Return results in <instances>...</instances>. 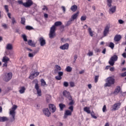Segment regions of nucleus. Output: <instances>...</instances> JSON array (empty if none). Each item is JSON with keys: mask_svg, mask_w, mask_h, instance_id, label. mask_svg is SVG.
<instances>
[{"mask_svg": "<svg viewBox=\"0 0 126 126\" xmlns=\"http://www.w3.org/2000/svg\"><path fill=\"white\" fill-rule=\"evenodd\" d=\"M63 23L61 21L56 22L54 25L52 26L50 28V32L49 34V38L53 39L56 36V26H61Z\"/></svg>", "mask_w": 126, "mask_h": 126, "instance_id": "1", "label": "nucleus"}, {"mask_svg": "<svg viewBox=\"0 0 126 126\" xmlns=\"http://www.w3.org/2000/svg\"><path fill=\"white\" fill-rule=\"evenodd\" d=\"M17 109V106L14 105L12 107L9 109L10 122L12 123L15 121V110Z\"/></svg>", "mask_w": 126, "mask_h": 126, "instance_id": "2", "label": "nucleus"}, {"mask_svg": "<svg viewBox=\"0 0 126 126\" xmlns=\"http://www.w3.org/2000/svg\"><path fill=\"white\" fill-rule=\"evenodd\" d=\"M106 80V83L104 84V87H111L115 84V79L112 77H108Z\"/></svg>", "mask_w": 126, "mask_h": 126, "instance_id": "3", "label": "nucleus"}, {"mask_svg": "<svg viewBox=\"0 0 126 126\" xmlns=\"http://www.w3.org/2000/svg\"><path fill=\"white\" fill-rule=\"evenodd\" d=\"M69 110H66L65 111L64 115V119H66L68 116H71L72 112H73V106H70L68 107Z\"/></svg>", "mask_w": 126, "mask_h": 126, "instance_id": "4", "label": "nucleus"}, {"mask_svg": "<svg viewBox=\"0 0 126 126\" xmlns=\"http://www.w3.org/2000/svg\"><path fill=\"white\" fill-rule=\"evenodd\" d=\"M12 78V73H6L3 77V79L4 81L6 82H8L10 79Z\"/></svg>", "mask_w": 126, "mask_h": 126, "instance_id": "5", "label": "nucleus"}, {"mask_svg": "<svg viewBox=\"0 0 126 126\" xmlns=\"http://www.w3.org/2000/svg\"><path fill=\"white\" fill-rule=\"evenodd\" d=\"M117 61H118V56L114 55L111 57L109 63L111 66H113L115 64V62H117Z\"/></svg>", "mask_w": 126, "mask_h": 126, "instance_id": "6", "label": "nucleus"}, {"mask_svg": "<svg viewBox=\"0 0 126 126\" xmlns=\"http://www.w3.org/2000/svg\"><path fill=\"white\" fill-rule=\"evenodd\" d=\"M34 2L32 0H27L25 2H24L23 6L25 7L29 8L33 5Z\"/></svg>", "mask_w": 126, "mask_h": 126, "instance_id": "7", "label": "nucleus"}, {"mask_svg": "<svg viewBox=\"0 0 126 126\" xmlns=\"http://www.w3.org/2000/svg\"><path fill=\"white\" fill-rule=\"evenodd\" d=\"M63 94L64 97H65V98H67L68 100H71V98L72 97H71V95H70V93H69L67 91L64 90L63 92Z\"/></svg>", "mask_w": 126, "mask_h": 126, "instance_id": "8", "label": "nucleus"}, {"mask_svg": "<svg viewBox=\"0 0 126 126\" xmlns=\"http://www.w3.org/2000/svg\"><path fill=\"white\" fill-rule=\"evenodd\" d=\"M109 32H110V26H107L105 27L103 31L104 37H106V36H107L108 34H109Z\"/></svg>", "mask_w": 126, "mask_h": 126, "instance_id": "9", "label": "nucleus"}, {"mask_svg": "<svg viewBox=\"0 0 126 126\" xmlns=\"http://www.w3.org/2000/svg\"><path fill=\"white\" fill-rule=\"evenodd\" d=\"M35 89L36 90V92H37L38 96H42L41 89H40V88H39V85L38 84V83L35 84Z\"/></svg>", "mask_w": 126, "mask_h": 126, "instance_id": "10", "label": "nucleus"}, {"mask_svg": "<svg viewBox=\"0 0 126 126\" xmlns=\"http://www.w3.org/2000/svg\"><path fill=\"white\" fill-rule=\"evenodd\" d=\"M121 102H118L114 104L112 107V111H116L117 110H119V109H120V107H121Z\"/></svg>", "mask_w": 126, "mask_h": 126, "instance_id": "11", "label": "nucleus"}, {"mask_svg": "<svg viewBox=\"0 0 126 126\" xmlns=\"http://www.w3.org/2000/svg\"><path fill=\"white\" fill-rule=\"evenodd\" d=\"M49 108L50 112L55 113L56 112V106L54 104H50L49 105Z\"/></svg>", "mask_w": 126, "mask_h": 126, "instance_id": "12", "label": "nucleus"}, {"mask_svg": "<svg viewBox=\"0 0 126 126\" xmlns=\"http://www.w3.org/2000/svg\"><path fill=\"white\" fill-rule=\"evenodd\" d=\"M43 113L46 117H50L51 116V112H50V110L48 108L43 109Z\"/></svg>", "mask_w": 126, "mask_h": 126, "instance_id": "13", "label": "nucleus"}, {"mask_svg": "<svg viewBox=\"0 0 126 126\" xmlns=\"http://www.w3.org/2000/svg\"><path fill=\"white\" fill-rule=\"evenodd\" d=\"M39 74V73L38 72H34L31 74L29 78L30 79H34L35 77L38 76Z\"/></svg>", "mask_w": 126, "mask_h": 126, "instance_id": "14", "label": "nucleus"}, {"mask_svg": "<svg viewBox=\"0 0 126 126\" xmlns=\"http://www.w3.org/2000/svg\"><path fill=\"white\" fill-rule=\"evenodd\" d=\"M39 42L40 44V46L43 47L46 45V40L44 39V37H41L39 38Z\"/></svg>", "mask_w": 126, "mask_h": 126, "instance_id": "15", "label": "nucleus"}, {"mask_svg": "<svg viewBox=\"0 0 126 126\" xmlns=\"http://www.w3.org/2000/svg\"><path fill=\"white\" fill-rule=\"evenodd\" d=\"M122 39V35L120 34H117L114 36V40L115 42H119Z\"/></svg>", "mask_w": 126, "mask_h": 126, "instance_id": "16", "label": "nucleus"}, {"mask_svg": "<svg viewBox=\"0 0 126 126\" xmlns=\"http://www.w3.org/2000/svg\"><path fill=\"white\" fill-rule=\"evenodd\" d=\"M68 47H69V45L68 44V43H65V44L61 46L60 48L61 50H68Z\"/></svg>", "mask_w": 126, "mask_h": 126, "instance_id": "17", "label": "nucleus"}, {"mask_svg": "<svg viewBox=\"0 0 126 126\" xmlns=\"http://www.w3.org/2000/svg\"><path fill=\"white\" fill-rule=\"evenodd\" d=\"M55 69L54 70V72L55 73H58L60 70H62V67H61V66L59 65H56L55 66Z\"/></svg>", "mask_w": 126, "mask_h": 126, "instance_id": "18", "label": "nucleus"}, {"mask_svg": "<svg viewBox=\"0 0 126 126\" xmlns=\"http://www.w3.org/2000/svg\"><path fill=\"white\" fill-rule=\"evenodd\" d=\"M28 43L31 47H35L36 46V43L32 41V40L30 39L28 41Z\"/></svg>", "mask_w": 126, "mask_h": 126, "instance_id": "19", "label": "nucleus"}, {"mask_svg": "<svg viewBox=\"0 0 126 126\" xmlns=\"http://www.w3.org/2000/svg\"><path fill=\"white\" fill-rule=\"evenodd\" d=\"M8 121V118L6 117H0V122H7Z\"/></svg>", "mask_w": 126, "mask_h": 126, "instance_id": "20", "label": "nucleus"}, {"mask_svg": "<svg viewBox=\"0 0 126 126\" xmlns=\"http://www.w3.org/2000/svg\"><path fill=\"white\" fill-rule=\"evenodd\" d=\"M79 13V12H77V13L74 14L73 15H72V17L70 18V19H72V21H74L75 19L77 18V16H78Z\"/></svg>", "mask_w": 126, "mask_h": 126, "instance_id": "21", "label": "nucleus"}, {"mask_svg": "<svg viewBox=\"0 0 126 126\" xmlns=\"http://www.w3.org/2000/svg\"><path fill=\"white\" fill-rule=\"evenodd\" d=\"M121 91V87L118 86L114 91V94H118Z\"/></svg>", "mask_w": 126, "mask_h": 126, "instance_id": "22", "label": "nucleus"}, {"mask_svg": "<svg viewBox=\"0 0 126 126\" xmlns=\"http://www.w3.org/2000/svg\"><path fill=\"white\" fill-rule=\"evenodd\" d=\"M6 50H11L13 49V46L10 43L7 44L6 47Z\"/></svg>", "mask_w": 126, "mask_h": 126, "instance_id": "23", "label": "nucleus"}, {"mask_svg": "<svg viewBox=\"0 0 126 126\" xmlns=\"http://www.w3.org/2000/svg\"><path fill=\"white\" fill-rule=\"evenodd\" d=\"M26 90V89L24 87H21L20 90L19 91V92L20 94H23V93H25V91Z\"/></svg>", "mask_w": 126, "mask_h": 126, "instance_id": "24", "label": "nucleus"}, {"mask_svg": "<svg viewBox=\"0 0 126 126\" xmlns=\"http://www.w3.org/2000/svg\"><path fill=\"white\" fill-rule=\"evenodd\" d=\"M65 70L67 71V72H71V71H72V67H70V66H66Z\"/></svg>", "mask_w": 126, "mask_h": 126, "instance_id": "25", "label": "nucleus"}, {"mask_svg": "<svg viewBox=\"0 0 126 126\" xmlns=\"http://www.w3.org/2000/svg\"><path fill=\"white\" fill-rule=\"evenodd\" d=\"M88 31L89 32V34L91 37H93L94 34H93V32L92 31V30L91 28H89L88 29Z\"/></svg>", "mask_w": 126, "mask_h": 126, "instance_id": "26", "label": "nucleus"}, {"mask_svg": "<svg viewBox=\"0 0 126 126\" xmlns=\"http://www.w3.org/2000/svg\"><path fill=\"white\" fill-rule=\"evenodd\" d=\"M77 10V6L76 5H74L71 7V10L74 12L75 11H76Z\"/></svg>", "mask_w": 126, "mask_h": 126, "instance_id": "27", "label": "nucleus"}, {"mask_svg": "<svg viewBox=\"0 0 126 126\" xmlns=\"http://www.w3.org/2000/svg\"><path fill=\"white\" fill-rule=\"evenodd\" d=\"M9 61V58H8V57H7L6 56H4L3 58V59H2L3 63H7V62H8Z\"/></svg>", "mask_w": 126, "mask_h": 126, "instance_id": "28", "label": "nucleus"}, {"mask_svg": "<svg viewBox=\"0 0 126 126\" xmlns=\"http://www.w3.org/2000/svg\"><path fill=\"white\" fill-rule=\"evenodd\" d=\"M89 109L90 108L89 107H86L84 108V112H86L88 114H91V112Z\"/></svg>", "mask_w": 126, "mask_h": 126, "instance_id": "29", "label": "nucleus"}, {"mask_svg": "<svg viewBox=\"0 0 126 126\" xmlns=\"http://www.w3.org/2000/svg\"><path fill=\"white\" fill-rule=\"evenodd\" d=\"M26 19L25 17H22L21 18V24H23V25H25V22H26Z\"/></svg>", "mask_w": 126, "mask_h": 126, "instance_id": "30", "label": "nucleus"}, {"mask_svg": "<svg viewBox=\"0 0 126 126\" xmlns=\"http://www.w3.org/2000/svg\"><path fill=\"white\" fill-rule=\"evenodd\" d=\"M59 107L60 108V110L63 111V108H65V105L63 103H60L59 104Z\"/></svg>", "mask_w": 126, "mask_h": 126, "instance_id": "31", "label": "nucleus"}, {"mask_svg": "<svg viewBox=\"0 0 126 126\" xmlns=\"http://www.w3.org/2000/svg\"><path fill=\"white\" fill-rule=\"evenodd\" d=\"M22 37L25 42H28V39H27V36L25 34H22Z\"/></svg>", "mask_w": 126, "mask_h": 126, "instance_id": "32", "label": "nucleus"}, {"mask_svg": "<svg viewBox=\"0 0 126 126\" xmlns=\"http://www.w3.org/2000/svg\"><path fill=\"white\" fill-rule=\"evenodd\" d=\"M72 19H70L69 20V21L68 22H66V23L65 24V26H69V25H70V24H71L72 22Z\"/></svg>", "mask_w": 126, "mask_h": 126, "instance_id": "33", "label": "nucleus"}, {"mask_svg": "<svg viewBox=\"0 0 126 126\" xmlns=\"http://www.w3.org/2000/svg\"><path fill=\"white\" fill-rule=\"evenodd\" d=\"M116 7L114 6L109 9V11H110V12H112V13H114V12L116 11Z\"/></svg>", "mask_w": 126, "mask_h": 126, "instance_id": "34", "label": "nucleus"}, {"mask_svg": "<svg viewBox=\"0 0 126 126\" xmlns=\"http://www.w3.org/2000/svg\"><path fill=\"white\" fill-rule=\"evenodd\" d=\"M109 48H111V49H114L115 48V44L113 42H110L109 45Z\"/></svg>", "mask_w": 126, "mask_h": 126, "instance_id": "35", "label": "nucleus"}, {"mask_svg": "<svg viewBox=\"0 0 126 126\" xmlns=\"http://www.w3.org/2000/svg\"><path fill=\"white\" fill-rule=\"evenodd\" d=\"M112 0H107V5L109 7H111V6H112Z\"/></svg>", "mask_w": 126, "mask_h": 126, "instance_id": "36", "label": "nucleus"}, {"mask_svg": "<svg viewBox=\"0 0 126 126\" xmlns=\"http://www.w3.org/2000/svg\"><path fill=\"white\" fill-rule=\"evenodd\" d=\"M41 83V85L42 86H45V85H46V82L45 81V80L43 79H41L40 80Z\"/></svg>", "mask_w": 126, "mask_h": 126, "instance_id": "37", "label": "nucleus"}, {"mask_svg": "<svg viewBox=\"0 0 126 126\" xmlns=\"http://www.w3.org/2000/svg\"><path fill=\"white\" fill-rule=\"evenodd\" d=\"M4 9H5L6 12L8 13L9 11V9H8V5H5L4 6Z\"/></svg>", "mask_w": 126, "mask_h": 126, "instance_id": "38", "label": "nucleus"}, {"mask_svg": "<svg viewBox=\"0 0 126 126\" xmlns=\"http://www.w3.org/2000/svg\"><path fill=\"white\" fill-rule=\"evenodd\" d=\"M69 101H71L68 104L69 106H73L74 105V102L72 100V97H71V100H69Z\"/></svg>", "mask_w": 126, "mask_h": 126, "instance_id": "39", "label": "nucleus"}, {"mask_svg": "<svg viewBox=\"0 0 126 126\" xmlns=\"http://www.w3.org/2000/svg\"><path fill=\"white\" fill-rule=\"evenodd\" d=\"M26 29L27 30H32L33 29V27L30 26H27L26 27Z\"/></svg>", "mask_w": 126, "mask_h": 126, "instance_id": "40", "label": "nucleus"}, {"mask_svg": "<svg viewBox=\"0 0 126 126\" xmlns=\"http://www.w3.org/2000/svg\"><path fill=\"white\" fill-rule=\"evenodd\" d=\"M34 56H35V53H30L29 54V58H33L34 57Z\"/></svg>", "mask_w": 126, "mask_h": 126, "instance_id": "41", "label": "nucleus"}, {"mask_svg": "<svg viewBox=\"0 0 126 126\" xmlns=\"http://www.w3.org/2000/svg\"><path fill=\"white\" fill-rule=\"evenodd\" d=\"M87 18V17H86V16H82L81 17V21H85V20Z\"/></svg>", "mask_w": 126, "mask_h": 126, "instance_id": "42", "label": "nucleus"}, {"mask_svg": "<svg viewBox=\"0 0 126 126\" xmlns=\"http://www.w3.org/2000/svg\"><path fill=\"white\" fill-rule=\"evenodd\" d=\"M58 73V76L62 77L63 75V71H59L57 72Z\"/></svg>", "mask_w": 126, "mask_h": 126, "instance_id": "43", "label": "nucleus"}, {"mask_svg": "<svg viewBox=\"0 0 126 126\" xmlns=\"http://www.w3.org/2000/svg\"><path fill=\"white\" fill-rule=\"evenodd\" d=\"M42 10L48 11V10H49V9L48 8V7H47V6L43 5V8H42Z\"/></svg>", "mask_w": 126, "mask_h": 126, "instance_id": "44", "label": "nucleus"}, {"mask_svg": "<svg viewBox=\"0 0 126 126\" xmlns=\"http://www.w3.org/2000/svg\"><path fill=\"white\" fill-rule=\"evenodd\" d=\"M102 111L103 113H105V112L107 111V107L106 106V105H104L102 108Z\"/></svg>", "mask_w": 126, "mask_h": 126, "instance_id": "45", "label": "nucleus"}, {"mask_svg": "<svg viewBox=\"0 0 126 126\" xmlns=\"http://www.w3.org/2000/svg\"><path fill=\"white\" fill-rule=\"evenodd\" d=\"M77 55H75L74 56V61L73 62V63H75L76 60H77Z\"/></svg>", "mask_w": 126, "mask_h": 126, "instance_id": "46", "label": "nucleus"}, {"mask_svg": "<svg viewBox=\"0 0 126 126\" xmlns=\"http://www.w3.org/2000/svg\"><path fill=\"white\" fill-rule=\"evenodd\" d=\"M91 115L92 118H93V119H97V116H95V114H94V113L93 112L91 113Z\"/></svg>", "mask_w": 126, "mask_h": 126, "instance_id": "47", "label": "nucleus"}, {"mask_svg": "<svg viewBox=\"0 0 126 126\" xmlns=\"http://www.w3.org/2000/svg\"><path fill=\"white\" fill-rule=\"evenodd\" d=\"M63 85L64 87H68V82H64Z\"/></svg>", "mask_w": 126, "mask_h": 126, "instance_id": "48", "label": "nucleus"}, {"mask_svg": "<svg viewBox=\"0 0 126 126\" xmlns=\"http://www.w3.org/2000/svg\"><path fill=\"white\" fill-rule=\"evenodd\" d=\"M2 27H3L4 29H7V25H6V24H2Z\"/></svg>", "mask_w": 126, "mask_h": 126, "instance_id": "49", "label": "nucleus"}, {"mask_svg": "<svg viewBox=\"0 0 126 126\" xmlns=\"http://www.w3.org/2000/svg\"><path fill=\"white\" fill-rule=\"evenodd\" d=\"M99 78V76L96 75L94 77V82H95V83H96V82H98V79Z\"/></svg>", "mask_w": 126, "mask_h": 126, "instance_id": "50", "label": "nucleus"}, {"mask_svg": "<svg viewBox=\"0 0 126 126\" xmlns=\"http://www.w3.org/2000/svg\"><path fill=\"white\" fill-rule=\"evenodd\" d=\"M62 77H61L60 76H56L55 77V79H56V80H61L62 79Z\"/></svg>", "mask_w": 126, "mask_h": 126, "instance_id": "51", "label": "nucleus"}, {"mask_svg": "<svg viewBox=\"0 0 126 126\" xmlns=\"http://www.w3.org/2000/svg\"><path fill=\"white\" fill-rule=\"evenodd\" d=\"M88 55L89 56V57H92V56H93V52H89V53H88Z\"/></svg>", "mask_w": 126, "mask_h": 126, "instance_id": "52", "label": "nucleus"}, {"mask_svg": "<svg viewBox=\"0 0 126 126\" xmlns=\"http://www.w3.org/2000/svg\"><path fill=\"white\" fill-rule=\"evenodd\" d=\"M12 24H15V23H16V21L15 20V19L14 18H13L12 19Z\"/></svg>", "mask_w": 126, "mask_h": 126, "instance_id": "53", "label": "nucleus"}, {"mask_svg": "<svg viewBox=\"0 0 126 126\" xmlns=\"http://www.w3.org/2000/svg\"><path fill=\"white\" fill-rule=\"evenodd\" d=\"M121 76H122V77H126V71L125 72H124V73H122L121 74Z\"/></svg>", "mask_w": 126, "mask_h": 126, "instance_id": "54", "label": "nucleus"}, {"mask_svg": "<svg viewBox=\"0 0 126 126\" xmlns=\"http://www.w3.org/2000/svg\"><path fill=\"white\" fill-rule=\"evenodd\" d=\"M85 72V71L84 70H82L79 72V74H83Z\"/></svg>", "mask_w": 126, "mask_h": 126, "instance_id": "55", "label": "nucleus"}, {"mask_svg": "<svg viewBox=\"0 0 126 126\" xmlns=\"http://www.w3.org/2000/svg\"><path fill=\"white\" fill-rule=\"evenodd\" d=\"M94 51L96 53H100V49L99 48H95Z\"/></svg>", "mask_w": 126, "mask_h": 126, "instance_id": "56", "label": "nucleus"}, {"mask_svg": "<svg viewBox=\"0 0 126 126\" xmlns=\"http://www.w3.org/2000/svg\"><path fill=\"white\" fill-rule=\"evenodd\" d=\"M70 86L71 87H74V83L73 82H70Z\"/></svg>", "mask_w": 126, "mask_h": 126, "instance_id": "57", "label": "nucleus"}, {"mask_svg": "<svg viewBox=\"0 0 126 126\" xmlns=\"http://www.w3.org/2000/svg\"><path fill=\"white\" fill-rule=\"evenodd\" d=\"M7 13V16L10 18V19H11V14L10 13Z\"/></svg>", "mask_w": 126, "mask_h": 126, "instance_id": "58", "label": "nucleus"}, {"mask_svg": "<svg viewBox=\"0 0 126 126\" xmlns=\"http://www.w3.org/2000/svg\"><path fill=\"white\" fill-rule=\"evenodd\" d=\"M62 8L63 11V12H65V7H64V6H62Z\"/></svg>", "mask_w": 126, "mask_h": 126, "instance_id": "59", "label": "nucleus"}, {"mask_svg": "<svg viewBox=\"0 0 126 126\" xmlns=\"http://www.w3.org/2000/svg\"><path fill=\"white\" fill-rule=\"evenodd\" d=\"M18 2L19 4H22L23 5V1H22V0H19L18 1Z\"/></svg>", "mask_w": 126, "mask_h": 126, "instance_id": "60", "label": "nucleus"}, {"mask_svg": "<svg viewBox=\"0 0 126 126\" xmlns=\"http://www.w3.org/2000/svg\"><path fill=\"white\" fill-rule=\"evenodd\" d=\"M58 126H63V123L62 122H59L58 123Z\"/></svg>", "mask_w": 126, "mask_h": 126, "instance_id": "61", "label": "nucleus"}, {"mask_svg": "<svg viewBox=\"0 0 126 126\" xmlns=\"http://www.w3.org/2000/svg\"><path fill=\"white\" fill-rule=\"evenodd\" d=\"M106 48H104V49L103 50L102 53V54H103V55H105V54H106Z\"/></svg>", "mask_w": 126, "mask_h": 126, "instance_id": "62", "label": "nucleus"}, {"mask_svg": "<svg viewBox=\"0 0 126 126\" xmlns=\"http://www.w3.org/2000/svg\"><path fill=\"white\" fill-rule=\"evenodd\" d=\"M119 23H120V24H123V23H124V21L123 20H119Z\"/></svg>", "mask_w": 126, "mask_h": 126, "instance_id": "63", "label": "nucleus"}, {"mask_svg": "<svg viewBox=\"0 0 126 126\" xmlns=\"http://www.w3.org/2000/svg\"><path fill=\"white\" fill-rule=\"evenodd\" d=\"M122 56H123V58H125V59L126 58V53H124L122 54Z\"/></svg>", "mask_w": 126, "mask_h": 126, "instance_id": "64", "label": "nucleus"}]
</instances>
